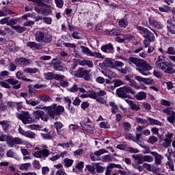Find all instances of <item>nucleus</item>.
Wrapping results in <instances>:
<instances>
[{
    "mask_svg": "<svg viewBox=\"0 0 175 175\" xmlns=\"http://www.w3.org/2000/svg\"><path fill=\"white\" fill-rule=\"evenodd\" d=\"M129 62L139 68L137 70L143 76H150L151 75L150 70L152 69V66L147 61L135 57H129Z\"/></svg>",
    "mask_w": 175,
    "mask_h": 175,
    "instance_id": "nucleus-1",
    "label": "nucleus"
},
{
    "mask_svg": "<svg viewBox=\"0 0 175 175\" xmlns=\"http://www.w3.org/2000/svg\"><path fill=\"white\" fill-rule=\"evenodd\" d=\"M128 94L135 95V94H136V92H135V90L132 89V88L128 85L122 86L116 90V95L122 99H129L131 98V95Z\"/></svg>",
    "mask_w": 175,
    "mask_h": 175,
    "instance_id": "nucleus-2",
    "label": "nucleus"
},
{
    "mask_svg": "<svg viewBox=\"0 0 175 175\" xmlns=\"http://www.w3.org/2000/svg\"><path fill=\"white\" fill-rule=\"evenodd\" d=\"M46 113L49 116L54 120L55 116L61 114L65 110V108L61 105H57V104H53L52 105L47 107Z\"/></svg>",
    "mask_w": 175,
    "mask_h": 175,
    "instance_id": "nucleus-3",
    "label": "nucleus"
},
{
    "mask_svg": "<svg viewBox=\"0 0 175 175\" xmlns=\"http://www.w3.org/2000/svg\"><path fill=\"white\" fill-rule=\"evenodd\" d=\"M36 42H38L39 43H51V34L43 32L40 31H38L34 34Z\"/></svg>",
    "mask_w": 175,
    "mask_h": 175,
    "instance_id": "nucleus-4",
    "label": "nucleus"
},
{
    "mask_svg": "<svg viewBox=\"0 0 175 175\" xmlns=\"http://www.w3.org/2000/svg\"><path fill=\"white\" fill-rule=\"evenodd\" d=\"M17 118H19L21 121H22L23 124H32L33 122V120L31 117V114L29 112H24L21 114L17 115Z\"/></svg>",
    "mask_w": 175,
    "mask_h": 175,
    "instance_id": "nucleus-5",
    "label": "nucleus"
},
{
    "mask_svg": "<svg viewBox=\"0 0 175 175\" xmlns=\"http://www.w3.org/2000/svg\"><path fill=\"white\" fill-rule=\"evenodd\" d=\"M137 29L139 31L140 33L143 35L144 38L150 39L151 40H152V39L154 38V33L148 30V29L142 26H137Z\"/></svg>",
    "mask_w": 175,
    "mask_h": 175,
    "instance_id": "nucleus-6",
    "label": "nucleus"
},
{
    "mask_svg": "<svg viewBox=\"0 0 175 175\" xmlns=\"http://www.w3.org/2000/svg\"><path fill=\"white\" fill-rule=\"evenodd\" d=\"M163 113L168 116L167 120L170 124H174L175 121V112L172 109V108H165L162 110Z\"/></svg>",
    "mask_w": 175,
    "mask_h": 175,
    "instance_id": "nucleus-7",
    "label": "nucleus"
},
{
    "mask_svg": "<svg viewBox=\"0 0 175 175\" xmlns=\"http://www.w3.org/2000/svg\"><path fill=\"white\" fill-rule=\"evenodd\" d=\"M33 155L35 158H47L50 155V150L49 149H42L35 152Z\"/></svg>",
    "mask_w": 175,
    "mask_h": 175,
    "instance_id": "nucleus-8",
    "label": "nucleus"
},
{
    "mask_svg": "<svg viewBox=\"0 0 175 175\" xmlns=\"http://www.w3.org/2000/svg\"><path fill=\"white\" fill-rule=\"evenodd\" d=\"M24 142H23V139H21V138L18 137H13L12 136H10V138L8 141V144L9 147H14V144L21 145Z\"/></svg>",
    "mask_w": 175,
    "mask_h": 175,
    "instance_id": "nucleus-9",
    "label": "nucleus"
},
{
    "mask_svg": "<svg viewBox=\"0 0 175 175\" xmlns=\"http://www.w3.org/2000/svg\"><path fill=\"white\" fill-rule=\"evenodd\" d=\"M165 56L159 55L158 56L157 61L155 62L156 68L157 69H160V70H163V68H165V65L167 62L165 61Z\"/></svg>",
    "mask_w": 175,
    "mask_h": 175,
    "instance_id": "nucleus-10",
    "label": "nucleus"
},
{
    "mask_svg": "<svg viewBox=\"0 0 175 175\" xmlns=\"http://www.w3.org/2000/svg\"><path fill=\"white\" fill-rule=\"evenodd\" d=\"M173 133H167L165 134V139L163 140L161 146L164 147V148H167L170 147V144H172V139H173Z\"/></svg>",
    "mask_w": 175,
    "mask_h": 175,
    "instance_id": "nucleus-11",
    "label": "nucleus"
},
{
    "mask_svg": "<svg viewBox=\"0 0 175 175\" xmlns=\"http://www.w3.org/2000/svg\"><path fill=\"white\" fill-rule=\"evenodd\" d=\"M162 70L167 75H174L175 73V69L173 68V65L167 62L165 63Z\"/></svg>",
    "mask_w": 175,
    "mask_h": 175,
    "instance_id": "nucleus-12",
    "label": "nucleus"
},
{
    "mask_svg": "<svg viewBox=\"0 0 175 175\" xmlns=\"http://www.w3.org/2000/svg\"><path fill=\"white\" fill-rule=\"evenodd\" d=\"M142 50H143V47H139L135 51L129 50L128 53L129 54H133V53H135V54H139L141 58H147V57H148V54L146 52H142Z\"/></svg>",
    "mask_w": 175,
    "mask_h": 175,
    "instance_id": "nucleus-13",
    "label": "nucleus"
},
{
    "mask_svg": "<svg viewBox=\"0 0 175 175\" xmlns=\"http://www.w3.org/2000/svg\"><path fill=\"white\" fill-rule=\"evenodd\" d=\"M16 65H23L24 66H28L31 64V59H27L25 57H19L14 60Z\"/></svg>",
    "mask_w": 175,
    "mask_h": 175,
    "instance_id": "nucleus-14",
    "label": "nucleus"
},
{
    "mask_svg": "<svg viewBox=\"0 0 175 175\" xmlns=\"http://www.w3.org/2000/svg\"><path fill=\"white\" fill-rule=\"evenodd\" d=\"M44 76L46 80H53V79H55V80H59V79H62L64 77L60 75H55L53 72L44 73Z\"/></svg>",
    "mask_w": 175,
    "mask_h": 175,
    "instance_id": "nucleus-15",
    "label": "nucleus"
},
{
    "mask_svg": "<svg viewBox=\"0 0 175 175\" xmlns=\"http://www.w3.org/2000/svg\"><path fill=\"white\" fill-rule=\"evenodd\" d=\"M135 80L139 81V83H144V84H147L148 85H150V84H154V83H155L153 79L143 78L140 76H135Z\"/></svg>",
    "mask_w": 175,
    "mask_h": 175,
    "instance_id": "nucleus-16",
    "label": "nucleus"
},
{
    "mask_svg": "<svg viewBox=\"0 0 175 175\" xmlns=\"http://www.w3.org/2000/svg\"><path fill=\"white\" fill-rule=\"evenodd\" d=\"M125 79L126 81H129L130 87H133L135 90H140V86L137 85V83L135 80H133V77L126 75Z\"/></svg>",
    "mask_w": 175,
    "mask_h": 175,
    "instance_id": "nucleus-17",
    "label": "nucleus"
},
{
    "mask_svg": "<svg viewBox=\"0 0 175 175\" xmlns=\"http://www.w3.org/2000/svg\"><path fill=\"white\" fill-rule=\"evenodd\" d=\"M125 102L128 103L129 106H130L131 110H133L134 111H139V110H141L140 105L139 104H137L133 100H130L129 99H125Z\"/></svg>",
    "mask_w": 175,
    "mask_h": 175,
    "instance_id": "nucleus-18",
    "label": "nucleus"
},
{
    "mask_svg": "<svg viewBox=\"0 0 175 175\" xmlns=\"http://www.w3.org/2000/svg\"><path fill=\"white\" fill-rule=\"evenodd\" d=\"M150 154L154 157L155 165H162V159H163V157L162 155L159 154L157 152H152Z\"/></svg>",
    "mask_w": 175,
    "mask_h": 175,
    "instance_id": "nucleus-19",
    "label": "nucleus"
},
{
    "mask_svg": "<svg viewBox=\"0 0 175 175\" xmlns=\"http://www.w3.org/2000/svg\"><path fill=\"white\" fill-rule=\"evenodd\" d=\"M81 126L85 129L88 133H94V132H95V127L91 124H87V122L85 124L84 122H81Z\"/></svg>",
    "mask_w": 175,
    "mask_h": 175,
    "instance_id": "nucleus-20",
    "label": "nucleus"
},
{
    "mask_svg": "<svg viewBox=\"0 0 175 175\" xmlns=\"http://www.w3.org/2000/svg\"><path fill=\"white\" fill-rule=\"evenodd\" d=\"M38 99H39L40 100H41V102H53V98H51V96H49L48 94H42L40 96H38Z\"/></svg>",
    "mask_w": 175,
    "mask_h": 175,
    "instance_id": "nucleus-21",
    "label": "nucleus"
},
{
    "mask_svg": "<svg viewBox=\"0 0 175 175\" xmlns=\"http://www.w3.org/2000/svg\"><path fill=\"white\" fill-rule=\"evenodd\" d=\"M148 20L150 25H152V27L157 28V29H162L163 28V25H162L161 23L157 22L155 20H151V18H148Z\"/></svg>",
    "mask_w": 175,
    "mask_h": 175,
    "instance_id": "nucleus-22",
    "label": "nucleus"
},
{
    "mask_svg": "<svg viewBox=\"0 0 175 175\" xmlns=\"http://www.w3.org/2000/svg\"><path fill=\"white\" fill-rule=\"evenodd\" d=\"M101 50L104 53H113L114 52V48L113 47V45L111 43L105 44V46H103L101 47Z\"/></svg>",
    "mask_w": 175,
    "mask_h": 175,
    "instance_id": "nucleus-23",
    "label": "nucleus"
},
{
    "mask_svg": "<svg viewBox=\"0 0 175 175\" xmlns=\"http://www.w3.org/2000/svg\"><path fill=\"white\" fill-rule=\"evenodd\" d=\"M51 13V6L44 4L42 5V16H50Z\"/></svg>",
    "mask_w": 175,
    "mask_h": 175,
    "instance_id": "nucleus-24",
    "label": "nucleus"
},
{
    "mask_svg": "<svg viewBox=\"0 0 175 175\" xmlns=\"http://www.w3.org/2000/svg\"><path fill=\"white\" fill-rule=\"evenodd\" d=\"M85 70H85L84 68H79L77 70L75 71L74 72L75 77H78L79 79H81Z\"/></svg>",
    "mask_w": 175,
    "mask_h": 175,
    "instance_id": "nucleus-25",
    "label": "nucleus"
},
{
    "mask_svg": "<svg viewBox=\"0 0 175 175\" xmlns=\"http://www.w3.org/2000/svg\"><path fill=\"white\" fill-rule=\"evenodd\" d=\"M143 167L146 169L148 172H152V173H155L157 172V167H155V165H151V164L144 163L143 164Z\"/></svg>",
    "mask_w": 175,
    "mask_h": 175,
    "instance_id": "nucleus-26",
    "label": "nucleus"
},
{
    "mask_svg": "<svg viewBox=\"0 0 175 175\" xmlns=\"http://www.w3.org/2000/svg\"><path fill=\"white\" fill-rule=\"evenodd\" d=\"M103 64L107 68H111L112 69H113V68H114V62L111 61L109 58H106L103 61Z\"/></svg>",
    "mask_w": 175,
    "mask_h": 175,
    "instance_id": "nucleus-27",
    "label": "nucleus"
},
{
    "mask_svg": "<svg viewBox=\"0 0 175 175\" xmlns=\"http://www.w3.org/2000/svg\"><path fill=\"white\" fill-rule=\"evenodd\" d=\"M44 115V111H40V110H37L34 111L33 112V117L35 118V120H40V118H42V116Z\"/></svg>",
    "mask_w": 175,
    "mask_h": 175,
    "instance_id": "nucleus-28",
    "label": "nucleus"
},
{
    "mask_svg": "<svg viewBox=\"0 0 175 175\" xmlns=\"http://www.w3.org/2000/svg\"><path fill=\"white\" fill-rule=\"evenodd\" d=\"M137 100H143L147 98V94L144 92H139L135 95Z\"/></svg>",
    "mask_w": 175,
    "mask_h": 175,
    "instance_id": "nucleus-29",
    "label": "nucleus"
},
{
    "mask_svg": "<svg viewBox=\"0 0 175 175\" xmlns=\"http://www.w3.org/2000/svg\"><path fill=\"white\" fill-rule=\"evenodd\" d=\"M168 161L167 162L166 165L172 170V172H174V162L173 161V159L170 158V156L167 157Z\"/></svg>",
    "mask_w": 175,
    "mask_h": 175,
    "instance_id": "nucleus-30",
    "label": "nucleus"
},
{
    "mask_svg": "<svg viewBox=\"0 0 175 175\" xmlns=\"http://www.w3.org/2000/svg\"><path fill=\"white\" fill-rule=\"evenodd\" d=\"M64 162V165L65 167H70V166H72L73 165V162H75V161H73V159H70L69 158H65L63 160Z\"/></svg>",
    "mask_w": 175,
    "mask_h": 175,
    "instance_id": "nucleus-31",
    "label": "nucleus"
},
{
    "mask_svg": "<svg viewBox=\"0 0 175 175\" xmlns=\"http://www.w3.org/2000/svg\"><path fill=\"white\" fill-rule=\"evenodd\" d=\"M23 72L25 73L35 74L39 72V69L36 68H25L23 69Z\"/></svg>",
    "mask_w": 175,
    "mask_h": 175,
    "instance_id": "nucleus-32",
    "label": "nucleus"
},
{
    "mask_svg": "<svg viewBox=\"0 0 175 175\" xmlns=\"http://www.w3.org/2000/svg\"><path fill=\"white\" fill-rule=\"evenodd\" d=\"M148 121L150 125H159V126H162L163 124L157 120L152 119V118H148Z\"/></svg>",
    "mask_w": 175,
    "mask_h": 175,
    "instance_id": "nucleus-33",
    "label": "nucleus"
},
{
    "mask_svg": "<svg viewBox=\"0 0 175 175\" xmlns=\"http://www.w3.org/2000/svg\"><path fill=\"white\" fill-rule=\"evenodd\" d=\"M53 68L55 70H58L59 72H64L66 69L65 66H62L56 63L53 64Z\"/></svg>",
    "mask_w": 175,
    "mask_h": 175,
    "instance_id": "nucleus-34",
    "label": "nucleus"
},
{
    "mask_svg": "<svg viewBox=\"0 0 175 175\" xmlns=\"http://www.w3.org/2000/svg\"><path fill=\"white\" fill-rule=\"evenodd\" d=\"M90 57H94V58H98L99 59H105V55H102V53L99 52H92L90 53Z\"/></svg>",
    "mask_w": 175,
    "mask_h": 175,
    "instance_id": "nucleus-35",
    "label": "nucleus"
},
{
    "mask_svg": "<svg viewBox=\"0 0 175 175\" xmlns=\"http://www.w3.org/2000/svg\"><path fill=\"white\" fill-rule=\"evenodd\" d=\"M80 49H81L82 53H83V54H85V55H88V57H90L92 51L91 50H90V49H88L87 46H84L83 45L80 46Z\"/></svg>",
    "mask_w": 175,
    "mask_h": 175,
    "instance_id": "nucleus-36",
    "label": "nucleus"
},
{
    "mask_svg": "<svg viewBox=\"0 0 175 175\" xmlns=\"http://www.w3.org/2000/svg\"><path fill=\"white\" fill-rule=\"evenodd\" d=\"M81 79H84L86 81H91L92 78H91V75L90 74V71L88 70H86L83 75H82Z\"/></svg>",
    "mask_w": 175,
    "mask_h": 175,
    "instance_id": "nucleus-37",
    "label": "nucleus"
},
{
    "mask_svg": "<svg viewBox=\"0 0 175 175\" xmlns=\"http://www.w3.org/2000/svg\"><path fill=\"white\" fill-rule=\"evenodd\" d=\"M94 166L97 173H103L105 172V167L99 165L98 163H94Z\"/></svg>",
    "mask_w": 175,
    "mask_h": 175,
    "instance_id": "nucleus-38",
    "label": "nucleus"
},
{
    "mask_svg": "<svg viewBox=\"0 0 175 175\" xmlns=\"http://www.w3.org/2000/svg\"><path fill=\"white\" fill-rule=\"evenodd\" d=\"M12 29H14V31L18 32V33H23L24 31H26L27 28L21 26H15L12 27Z\"/></svg>",
    "mask_w": 175,
    "mask_h": 175,
    "instance_id": "nucleus-39",
    "label": "nucleus"
},
{
    "mask_svg": "<svg viewBox=\"0 0 175 175\" xmlns=\"http://www.w3.org/2000/svg\"><path fill=\"white\" fill-rule=\"evenodd\" d=\"M95 163H92V165H86V169L92 173V174H95V170H96V167H95Z\"/></svg>",
    "mask_w": 175,
    "mask_h": 175,
    "instance_id": "nucleus-40",
    "label": "nucleus"
},
{
    "mask_svg": "<svg viewBox=\"0 0 175 175\" xmlns=\"http://www.w3.org/2000/svg\"><path fill=\"white\" fill-rule=\"evenodd\" d=\"M88 96L89 98H92V99H95V98H96V92L89 90L87 92V94L85 95L84 98H87Z\"/></svg>",
    "mask_w": 175,
    "mask_h": 175,
    "instance_id": "nucleus-41",
    "label": "nucleus"
},
{
    "mask_svg": "<svg viewBox=\"0 0 175 175\" xmlns=\"http://www.w3.org/2000/svg\"><path fill=\"white\" fill-rule=\"evenodd\" d=\"M136 122L138 124H142V125H146V126H148V122L146 119H143L142 118H135Z\"/></svg>",
    "mask_w": 175,
    "mask_h": 175,
    "instance_id": "nucleus-42",
    "label": "nucleus"
},
{
    "mask_svg": "<svg viewBox=\"0 0 175 175\" xmlns=\"http://www.w3.org/2000/svg\"><path fill=\"white\" fill-rule=\"evenodd\" d=\"M62 77V79H59V81H60V85L62 87H68V85H69V82L68 81H64L65 80V76L64 75H61Z\"/></svg>",
    "mask_w": 175,
    "mask_h": 175,
    "instance_id": "nucleus-43",
    "label": "nucleus"
},
{
    "mask_svg": "<svg viewBox=\"0 0 175 175\" xmlns=\"http://www.w3.org/2000/svg\"><path fill=\"white\" fill-rule=\"evenodd\" d=\"M26 103L27 105H30L31 106H38V105H39V101L35 100L34 99H26Z\"/></svg>",
    "mask_w": 175,
    "mask_h": 175,
    "instance_id": "nucleus-44",
    "label": "nucleus"
},
{
    "mask_svg": "<svg viewBox=\"0 0 175 175\" xmlns=\"http://www.w3.org/2000/svg\"><path fill=\"white\" fill-rule=\"evenodd\" d=\"M25 137H28L29 139H35V137H36V133L29 131H26V134H25Z\"/></svg>",
    "mask_w": 175,
    "mask_h": 175,
    "instance_id": "nucleus-45",
    "label": "nucleus"
},
{
    "mask_svg": "<svg viewBox=\"0 0 175 175\" xmlns=\"http://www.w3.org/2000/svg\"><path fill=\"white\" fill-rule=\"evenodd\" d=\"M109 35H113L115 36H121V31L118 29H113L109 31Z\"/></svg>",
    "mask_w": 175,
    "mask_h": 175,
    "instance_id": "nucleus-46",
    "label": "nucleus"
},
{
    "mask_svg": "<svg viewBox=\"0 0 175 175\" xmlns=\"http://www.w3.org/2000/svg\"><path fill=\"white\" fill-rule=\"evenodd\" d=\"M154 40H155V36H153L152 40H151L150 38H145V40H144V44L145 47L146 48L148 47V46H150V42H154Z\"/></svg>",
    "mask_w": 175,
    "mask_h": 175,
    "instance_id": "nucleus-47",
    "label": "nucleus"
},
{
    "mask_svg": "<svg viewBox=\"0 0 175 175\" xmlns=\"http://www.w3.org/2000/svg\"><path fill=\"white\" fill-rule=\"evenodd\" d=\"M107 152H109V151L106 150V149H100L98 151L94 152V155L100 157V155H103V154H106Z\"/></svg>",
    "mask_w": 175,
    "mask_h": 175,
    "instance_id": "nucleus-48",
    "label": "nucleus"
},
{
    "mask_svg": "<svg viewBox=\"0 0 175 175\" xmlns=\"http://www.w3.org/2000/svg\"><path fill=\"white\" fill-rule=\"evenodd\" d=\"M125 65L122 62L115 61L113 62V69H117L118 68H122Z\"/></svg>",
    "mask_w": 175,
    "mask_h": 175,
    "instance_id": "nucleus-49",
    "label": "nucleus"
},
{
    "mask_svg": "<svg viewBox=\"0 0 175 175\" xmlns=\"http://www.w3.org/2000/svg\"><path fill=\"white\" fill-rule=\"evenodd\" d=\"M143 160H144V162L151 163V162H153L154 157H152V156H150V155H145V156H143Z\"/></svg>",
    "mask_w": 175,
    "mask_h": 175,
    "instance_id": "nucleus-50",
    "label": "nucleus"
},
{
    "mask_svg": "<svg viewBox=\"0 0 175 175\" xmlns=\"http://www.w3.org/2000/svg\"><path fill=\"white\" fill-rule=\"evenodd\" d=\"M111 172H113V167L109 163L105 170V175H111Z\"/></svg>",
    "mask_w": 175,
    "mask_h": 175,
    "instance_id": "nucleus-51",
    "label": "nucleus"
},
{
    "mask_svg": "<svg viewBox=\"0 0 175 175\" xmlns=\"http://www.w3.org/2000/svg\"><path fill=\"white\" fill-rule=\"evenodd\" d=\"M6 157L8 158H16V152L13 150H9L6 153Z\"/></svg>",
    "mask_w": 175,
    "mask_h": 175,
    "instance_id": "nucleus-52",
    "label": "nucleus"
},
{
    "mask_svg": "<svg viewBox=\"0 0 175 175\" xmlns=\"http://www.w3.org/2000/svg\"><path fill=\"white\" fill-rule=\"evenodd\" d=\"M18 22V19H10L8 21V25H10L11 28H13V27H16V24Z\"/></svg>",
    "mask_w": 175,
    "mask_h": 175,
    "instance_id": "nucleus-53",
    "label": "nucleus"
},
{
    "mask_svg": "<svg viewBox=\"0 0 175 175\" xmlns=\"http://www.w3.org/2000/svg\"><path fill=\"white\" fill-rule=\"evenodd\" d=\"M29 167H31V163H25L21 165L19 169L20 170H27Z\"/></svg>",
    "mask_w": 175,
    "mask_h": 175,
    "instance_id": "nucleus-54",
    "label": "nucleus"
},
{
    "mask_svg": "<svg viewBox=\"0 0 175 175\" xmlns=\"http://www.w3.org/2000/svg\"><path fill=\"white\" fill-rule=\"evenodd\" d=\"M157 142H158V138L154 135L150 136L148 139V142L150 143V144H154V143H157Z\"/></svg>",
    "mask_w": 175,
    "mask_h": 175,
    "instance_id": "nucleus-55",
    "label": "nucleus"
},
{
    "mask_svg": "<svg viewBox=\"0 0 175 175\" xmlns=\"http://www.w3.org/2000/svg\"><path fill=\"white\" fill-rule=\"evenodd\" d=\"M63 101L64 103L68 105V109H70V105H72V100L69 97L63 98Z\"/></svg>",
    "mask_w": 175,
    "mask_h": 175,
    "instance_id": "nucleus-56",
    "label": "nucleus"
},
{
    "mask_svg": "<svg viewBox=\"0 0 175 175\" xmlns=\"http://www.w3.org/2000/svg\"><path fill=\"white\" fill-rule=\"evenodd\" d=\"M128 24H129L128 21H126L125 19H121L120 21H119V25L122 28H125V27H126V25H128Z\"/></svg>",
    "mask_w": 175,
    "mask_h": 175,
    "instance_id": "nucleus-57",
    "label": "nucleus"
},
{
    "mask_svg": "<svg viewBox=\"0 0 175 175\" xmlns=\"http://www.w3.org/2000/svg\"><path fill=\"white\" fill-rule=\"evenodd\" d=\"M57 8L59 9H62L64 6V0H55Z\"/></svg>",
    "mask_w": 175,
    "mask_h": 175,
    "instance_id": "nucleus-58",
    "label": "nucleus"
},
{
    "mask_svg": "<svg viewBox=\"0 0 175 175\" xmlns=\"http://www.w3.org/2000/svg\"><path fill=\"white\" fill-rule=\"evenodd\" d=\"M26 45L27 47H30V49H35L36 47H38V44L35 42H27Z\"/></svg>",
    "mask_w": 175,
    "mask_h": 175,
    "instance_id": "nucleus-59",
    "label": "nucleus"
},
{
    "mask_svg": "<svg viewBox=\"0 0 175 175\" xmlns=\"http://www.w3.org/2000/svg\"><path fill=\"white\" fill-rule=\"evenodd\" d=\"M54 125H55L56 130L57 131V133H59V129H61V128H62L64 126V125L60 122H55Z\"/></svg>",
    "mask_w": 175,
    "mask_h": 175,
    "instance_id": "nucleus-60",
    "label": "nucleus"
},
{
    "mask_svg": "<svg viewBox=\"0 0 175 175\" xmlns=\"http://www.w3.org/2000/svg\"><path fill=\"white\" fill-rule=\"evenodd\" d=\"M3 12L5 13V16L8 14H15L16 13L13 12L12 10H9V8L4 7L3 8Z\"/></svg>",
    "mask_w": 175,
    "mask_h": 175,
    "instance_id": "nucleus-61",
    "label": "nucleus"
},
{
    "mask_svg": "<svg viewBox=\"0 0 175 175\" xmlns=\"http://www.w3.org/2000/svg\"><path fill=\"white\" fill-rule=\"evenodd\" d=\"M32 165L34 169H38V170L40 169V162H39V161L38 160L33 161L32 163Z\"/></svg>",
    "mask_w": 175,
    "mask_h": 175,
    "instance_id": "nucleus-62",
    "label": "nucleus"
},
{
    "mask_svg": "<svg viewBox=\"0 0 175 175\" xmlns=\"http://www.w3.org/2000/svg\"><path fill=\"white\" fill-rule=\"evenodd\" d=\"M9 139H10V136H8L6 135H2L0 136V142H7V144Z\"/></svg>",
    "mask_w": 175,
    "mask_h": 175,
    "instance_id": "nucleus-63",
    "label": "nucleus"
},
{
    "mask_svg": "<svg viewBox=\"0 0 175 175\" xmlns=\"http://www.w3.org/2000/svg\"><path fill=\"white\" fill-rule=\"evenodd\" d=\"M167 53L170 54V55H175V50L174 47H169L167 50Z\"/></svg>",
    "mask_w": 175,
    "mask_h": 175,
    "instance_id": "nucleus-64",
    "label": "nucleus"
}]
</instances>
